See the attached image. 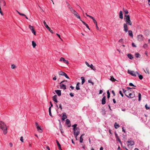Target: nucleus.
<instances>
[{
	"mask_svg": "<svg viewBox=\"0 0 150 150\" xmlns=\"http://www.w3.org/2000/svg\"><path fill=\"white\" fill-rule=\"evenodd\" d=\"M0 128L3 131L4 134H6L7 132V127L5 123L2 121H0Z\"/></svg>",
	"mask_w": 150,
	"mask_h": 150,
	"instance_id": "nucleus-1",
	"label": "nucleus"
},
{
	"mask_svg": "<svg viewBox=\"0 0 150 150\" xmlns=\"http://www.w3.org/2000/svg\"><path fill=\"white\" fill-rule=\"evenodd\" d=\"M64 62L67 64H68L69 62L68 60H65L64 61Z\"/></svg>",
	"mask_w": 150,
	"mask_h": 150,
	"instance_id": "nucleus-52",
	"label": "nucleus"
},
{
	"mask_svg": "<svg viewBox=\"0 0 150 150\" xmlns=\"http://www.w3.org/2000/svg\"><path fill=\"white\" fill-rule=\"evenodd\" d=\"M69 95L71 97H73L74 96V94L71 93H70Z\"/></svg>",
	"mask_w": 150,
	"mask_h": 150,
	"instance_id": "nucleus-59",
	"label": "nucleus"
},
{
	"mask_svg": "<svg viewBox=\"0 0 150 150\" xmlns=\"http://www.w3.org/2000/svg\"><path fill=\"white\" fill-rule=\"evenodd\" d=\"M57 35L58 36L60 39L61 40H62V39L60 37V35L59 34L57 33Z\"/></svg>",
	"mask_w": 150,
	"mask_h": 150,
	"instance_id": "nucleus-57",
	"label": "nucleus"
},
{
	"mask_svg": "<svg viewBox=\"0 0 150 150\" xmlns=\"http://www.w3.org/2000/svg\"><path fill=\"white\" fill-rule=\"evenodd\" d=\"M137 40L139 41H142L144 39L143 36L142 35H138L137 36Z\"/></svg>",
	"mask_w": 150,
	"mask_h": 150,
	"instance_id": "nucleus-6",
	"label": "nucleus"
},
{
	"mask_svg": "<svg viewBox=\"0 0 150 150\" xmlns=\"http://www.w3.org/2000/svg\"><path fill=\"white\" fill-rule=\"evenodd\" d=\"M102 114L103 115H105V110L103 108L102 109Z\"/></svg>",
	"mask_w": 150,
	"mask_h": 150,
	"instance_id": "nucleus-37",
	"label": "nucleus"
},
{
	"mask_svg": "<svg viewBox=\"0 0 150 150\" xmlns=\"http://www.w3.org/2000/svg\"><path fill=\"white\" fill-rule=\"evenodd\" d=\"M65 73V72L61 71H59L58 72V74L59 75L63 76H64V75Z\"/></svg>",
	"mask_w": 150,
	"mask_h": 150,
	"instance_id": "nucleus-28",
	"label": "nucleus"
},
{
	"mask_svg": "<svg viewBox=\"0 0 150 150\" xmlns=\"http://www.w3.org/2000/svg\"><path fill=\"white\" fill-rule=\"evenodd\" d=\"M37 129L38 131L40 132H42V130L41 128L39 126H37Z\"/></svg>",
	"mask_w": 150,
	"mask_h": 150,
	"instance_id": "nucleus-23",
	"label": "nucleus"
},
{
	"mask_svg": "<svg viewBox=\"0 0 150 150\" xmlns=\"http://www.w3.org/2000/svg\"><path fill=\"white\" fill-rule=\"evenodd\" d=\"M129 35L131 37H133V33L132 30H129L128 31Z\"/></svg>",
	"mask_w": 150,
	"mask_h": 150,
	"instance_id": "nucleus-26",
	"label": "nucleus"
},
{
	"mask_svg": "<svg viewBox=\"0 0 150 150\" xmlns=\"http://www.w3.org/2000/svg\"><path fill=\"white\" fill-rule=\"evenodd\" d=\"M86 16H87L90 17V18H91L92 16H90V15H88L86 13Z\"/></svg>",
	"mask_w": 150,
	"mask_h": 150,
	"instance_id": "nucleus-61",
	"label": "nucleus"
},
{
	"mask_svg": "<svg viewBox=\"0 0 150 150\" xmlns=\"http://www.w3.org/2000/svg\"><path fill=\"white\" fill-rule=\"evenodd\" d=\"M88 82L89 83H90L92 84V85H94V83L91 80H88Z\"/></svg>",
	"mask_w": 150,
	"mask_h": 150,
	"instance_id": "nucleus-47",
	"label": "nucleus"
},
{
	"mask_svg": "<svg viewBox=\"0 0 150 150\" xmlns=\"http://www.w3.org/2000/svg\"><path fill=\"white\" fill-rule=\"evenodd\" d=\"M139 56H140V55L138 53H137L135 54V56L136 57H137V58L139 57Z\"/></svg>",
	"mask_w": 150,
	"mask_h": 150,
	"instance_id": "nucleus-45",
	"label": "nucleus"
},
{
	"mask_svg": "<svg viewBox=\"0 0 150 150\" xmlns=\"http://www.w3.org/2000/svg\"><path fill=\"white\" fill-rule=\"evenodd\" d=\"M138 98H139V99H138L139 101H140L141 100V94L140 93H138Z\"/></svg>",
	"mask_w": 150,
	"mask_h": 150,
	"instance_id": "nucleus-38",
	"label": "nucleus"
},
{
	"mask_svg": "<svg viewBox=\"0 0 150 150\" xmlns=\"http://www.w3.org/2000/svg\"><path fill=\"white\" fill-rule=\"evenodd\" d=\"M69 9L70 11L72 13H73L75 11L73 9L72 7L69 8Z\"/></svg>",
	"mask_w": 150,
	"mask_h": 150,
	"instance_id": "nucleus-34",
	"label": "nucleus"
},
{
	"mask_svg": "<svg viewBox=\"0 0 150 150\" xmlns=\"http://www.w3.org/2000/svg\"><path fill=\"white\" fill-rule=\"evenodd\" d=\"M111 78L110 80L112 81H115L116 80L115 79L113 76H110Z\"/></svg>",
	"mask_w": 150,
	"mask_h": 150,
	"instance_id": "nucleus-33",
	"label": "nucleus"
},
{
	"mask_svg": "<svg viewBox=\"0 0 150 150\" xmlns=\"http://www.w3.org/2000/svg\"><path fill=\"white\" fill-rule=\"evenodd\" d=\"M43 23L45 25V27L47 28L49 31L52 33H53V31L51 30L50 28L46 24V22L44 21L43 22Z\"/></svg>",
	"mask_w": 150,
	"mask_h": 150,
	"instance_id": "nucleus-7",
	"label": "nucleus"
},
{
	"mask_svg": "<svg viewBox=\"0 0 150 150\" xmlns=\"http://www.w3.org/2000/svg\"><path fill=\"white\" fill-rule=\"evenodd\" d=\"M84 135V134H82V135L81 136L80 138V143H82L83 141V139L82 138V137Z\"/></svg>",
	"mask_w": 150,
	"mask_h": 150,
	"instance_id": "nucleus-24",
	"label": "nucleus"
},
{
	"mask_svg": "<svg viewBox=\"0 0 150 150\" xmlns=\"http://www.w3.org/2000/svg\"><path fill=\"white\" fill-rule=\"evenodd\" d=\"M107 98H109L110 97V93L109 90H108L107 91Z\"/></svg>",
	"mask_w": 150,
	"mask_h": 150,
	"instance_id": "nucleus-42",
	"label": "nucleus"
},
{
	"mask_svg": "<svg viewBox=\"0 0 150 150\" xmlns=\"http://www.w3.org/2000/svg\"><path fill=\"white\" fill-rule=\"evenodd\" d=\"M91 18L93 19V22L95 24L97 23V21H96V20L95 19H94V18L92 16Z\"/></svg>",
	"mask_w": 150,
	"mask_h": 150,
	"instance_id": "nucleus-39",
	"label": "nucleus"
},
{
	"mask_svg": "<svg viewBox=\"0 0 150 150\" xmlns=\"http://www.w3.org/2000/svg\"><path fill=\"white\" fill-rule=\"evenodd\" d=\"M32 45L34 48L36 45V43L34 41H32Z\"/></svg>",
	"mask_w": 150,
	"mask_h": 150,
	"instance_id": "nucleus-36",
	"label": "nucleus"
},
{
	"mask_svg": "<svg viewBox=\"0 0 150 150\" xmlns=\"http://www.w3.org/2000/svg\"><path fill=\"white\" fill-rule=\"evenodd\" d=\"M77 126V124H75L72 126V127H74L73 129V130H74L76 129V128H77V127H76Z\"/></svg>",
	"mask_w": 150,
	"mask_h": 150,
	"instance_id": "nucleus-40",
	"label": "nucleus"
},
{
	"mask_svg": "<svg viewBox=\"0 0 150 150\" xmlns=\"http://www.w3.org/2000/svg\"><path fill=\"white\" fill-rule=\"evenodd\" d=\"M65 59L63 57H61L60 58V61H63V62H64V60H65Z\"/></svg>",
	"mask_w": 150,
	"mask_h": 150,
	"instance_id": "nucleus-50",
	"label": "nucleus"
},
{
	"mask_svg": "<svg viewBox=\"0 0 150 150\" xmlns=\"http://www.w3.org/2000/svg\"><path fill=\"white\" fill-rule=\"evenodd\" d=\"M114 126L116 129H117L119 127L118 124H117L116 122H115L114 125Z\"/></svg>",
	"mask_w": 150,
	"mask_h": 150,
	"instance_id": "nucleus-32",
	"label": "nucleus"
},
{
	"mask_svg": "<svg viewBox=\"0 0 150 150\" xmlns=\"http://www.w3.org/2000/svg\"><path fill=\"white\" fill-rule=\"evenodd\" d=\"M85 63L87 66H88V67H90V65L89 64L88 62H86Z\"/></svg>",
	"mask_w": 150,
	"mask_h": 150,
	"instance_id": "nucleus-58",
	"label": "nucleus"
},
{
	"mask_svg": "<svg viewBox=\"0 0 150 150\" xmlns=\"http://www.w3.org/2000/svg\"><path fill=\"white\" fill-rule=\"evenodd\" d=\"M74 133L75 137H77V136L80 134V130L79 127H77L76 129L74 130Z\"/></svg>",
	"mask_w": 150,
	"mask_h": 150,
	"instance_id": "nucleus-3",
	"label": "nucleus"
},
{
	"mask_svg": "<svg viewBox=\"0 0 150 150\" xmlns=\"http://www.w3.org/2000/svg\"><path fill=\"white\" fill-rule=\"evenodd\" d=\"M129 85L130 86H134V87H136V86H134V85L133 84L131 83H129Z\"/></svg>",
	"mask_w": 150,
	"mask_h": 150,
	"instance_id": "nucleus-54",
	"label": "nucleus"
},
{
	"mask_svg": "<svg viewBox=\"0 0 150 150\" xmlns=\"http://www.w3.org/2000/svg\"><path fill=\"white\" fill-rule=\"evenodd\" d=\"M63 76H64L67 79H69V76L67 75L66 73H65L64 75Z\"/></svg>",
	"mask_w": 150,
	"mask_h": 150,
	"instance_id": "nucleus-48",
	"label": "nucleus"
},
{
	"mask_svg": "<svg viewBox=\"0 0 150 150\" xmlns=\"http://www.w3.org/2000/svg\"><path fill=\"white\" fill-rule=\"evenodd\" d=\"M145 108H146V110H148V109H149V108H150L149 107H148L147 104H146V105L145 106Z\"/></svg>",
	"mask_w": 150,
	"mask_h": 150,
	"instance_id": "nucleus-51",
	"label": "nucleus"
},
{
	"mask_svg": "<svg viewBox=\"0 0 150 150\" xmlns=\"http://www.w3.org/2000/svg\"><path fill=\"white\" fill-rule=\"evenodd\" d=\"M66 114L65 112L62 113V119L63 120H64L66 119L67 117V116L66 115Z\"/></svg>",
	"mask_w": 150,
	"mask_h": 150,
	"instance_id": "nucleus-13",
	"label": "nucleus"
},
{
	"mask_svg": "<svg viewBox=\"0 0 150 150\" xmlns=\"http://www.w3.org/2000/svg\"><path fill=\"white\" fill-rule=\"evenodd\" d=\"M29 28L31 30L33 33L35 35H36V31L34 29V27L31 26L30 25H29Z\"/></svg>",
	"mask_w": 150,
	"mask_h": 150,
	"instance_id": "nucleus-9",
	"label": "nucleus"
},
{
	"mask_svg": "<svg viewBox=\"0 0 150 150\" xmlns=\"http://www.w3.org/2000/svg\"><path fill=\"white\" fill-rule=\"evenodd\" d=\"M119 93L120 94V95L121 96L123 97V94H122V92L121 91H119Z\"/></svg>",
	"mask_w": 150,
	"mask_h": 150,
	"instance_id": "nucleus-49",
	"label": "nucleus"
},
{
	"mask_svg": "<svg viewBox=\"0 0 150 150\" xmlns=\"http://www.w3.org/2000/svg\"><path fill=\"white\" fill-rule=\"evenodd\" d=\"M49 115L50 116L52 117V115L51 114V107H50L49 108Z\"/></svg>",
	"mask_w": 150,
	"mask_h": 150,
	"instance_id": "nucleus-35",
	"label": "nucleus"
},
{
	"mask_svg": "<svg viewBox=\"0 0 150 150\" xmlns=\"http://www.w3.org/2000/svg\"><path fill=\"white\" fill-rule=\"evenodd\" d=\"M127 142L129 144V145H130L131 146L133 145H134V141L131 140L130 139H128ZM128 145L129 146V144Z\"/></svg>",
	"mask_w": 150,
	"mask_h": 150,
	"instance_id": "nucleus-11",
	"label": "nucleus"
},
{
	"mask_svg": "<svg viewBox=\"0 0 150 150\" xmlns=\"http://www.w3.org/2000/svg\"><path fill=\"white\" fill-rule=\"evenodd\" d=\"M127 24L124 23L123 24V27L124 28V31L126 32L127 33L128 31V28Z\"/></svg>",
	"mask_w": 150,
	"mask_h": 150,
	"instance_id": "nucleus-10",
	"label": "nucleus"
},
{
	"mask_svg": "<svg viewBox=\"0 0 150 150\" xmlns=\"http://www.w3.org/2000/svg\"><path fill=\"white\" fill-rule=\"evenodd\" d=\"M80 84V83H79V82H78L77 84H76V89L77 90H79L80 89V87H79V85Z\"/></svg>",
	"mask_w": 150,
	"mask_h": 150,
	"instance_id": "nucleus-22",
	"label": "nucleus"
},
{
	"mask_svg": "<svg viewBox=\"0 0 150 150\" xmlns=\"http://www.w3.org/2000/svg\"><path fill=\"white\" fill-rule=\"evenodd\" d=\"M16 67L15 65L14 64H13L11 66V68L12 69H14L15 68H16Z\"/></svg>",
	"mask_w": 150,
	"mask_h": 150,
	"instance_id": "nucleus-43",
	"label": "nucleus"
},
{
	"mask_svg": "<svg viewBox=\"0 0 150 150\" xmlns=\"http://www.w3.org/2000/svg\"><path fill=\"white\" fill-rule=\"evenodd\" d=\"M89 67L91 68L93 70H96L95 67H94L92 64H91V65Z\"/></svg>",
	"mask_w": 150,
	"mask_h": 150,
	"instance_id": "nucleus-30",
	"label": "nucleus"
},
{
	"mask_svg": "<svg viewBox=\"0 0 150 150\" xmlns=\"http://www.w3.org/2000/svg\"><path fill=\"white\" fill-rule=\"evenodd\" d=\"M124 19L126 23L125 24L130 25H132V23L131 21L130 16L129 15H125Z\"/></svg>",
	"mask_w": 150,
	"mask_h": 150,
	"instance_id": "nucleus-2",
	"label": "nucleus"
},
{
	"mask_svg": "<svg viewBox=\"0 0 150 150\" xmlns=\"http://www.w3.org/2000/svg\"><path fill=\"white\" fill-rule=\"evenodd\" d=\"M117 140H118V141L119 142H120V143L121 144H122V142L120 140V139L119 138V137H117Z\"/></svg>",
	"mask_w": 150,
	"mask_h": 150,
	"instance_id": "nucleus-46",
	"label": "nucleus"
},
{
	"mask_svg": "<svg viewBox=\"0 0 150 150\" xmlns=\"http://www.w3.org/2000/svg\"><path fill=\"white\" fill-rule=\"evenodd\" d=\"M144 70L145 73H147L148 74H149V70L148 68H146V70H145L144 69Z\"/></svg>",
	"mask_w": 150,
	"mask_h": 150,
	"instance_id": "nucleus-31",
	"label": "nucleus"
},
{
	"mask_svg": "<svg viewBox=\"0 0 150 150\" xmlns=\"http://www.w3.org/2000/svg\"><path fill=\"white\" fill-rule=\"evenodd\" d=\"M136 73L138 75L139 78L140 79L142 80L143 79V76L141 75L137 71Z\"/></svg>",
	"mask_w": 150,
	"mask_h": 150,
	"instance_id": "nucleus-21",
	"label": "nucleus"
},
{
	"mask_svg": "<svg viewBox=\"0 0 150 150\" xmlns=\"http://www.w3.org/2000/svg\"><path fill=\"white\" fill-rule=\"evenodd\" d=\"M133 93L130 92V93H129V95L127 97L128 98H133L135 96V94L134 92V91L132 92Z\"/></svg>",
	"mask_w": 150,
	"mask_h": 150,
	"instance_id": "nucleus-12",
	"label": "nucleus"
},
{
	"mask_svg": "<svg viewBox=\"0 0 150 150\" xmlns=\"http://www.w3.org/2000/svg\"><path fill=\"white\" fill-rule=\"evenodd\" d=\"M103 92V91L101 90H100L99 91V94H101Z\"/></svg>",
	"mask_w": 150,
	"mask_h": 150,
	"instance_id": "nucleus-63",
	"label": "nucleus"
},
{
	"mask_svg": "<svg viewBox=\"0 0 150 150\" xmlns=\"http://www.w3.org/2000/svg\"><path fill=\"white\" fill-rule=\"evenodd\" d=\"M57 79L56 77V76H55L53 78V79L54 80H56Z\"/></svg>",
	"mask_w": 150,
	"mask_h": 150,
	"instance_id": "nucleus-64",
	"label": "nucleus"
},
{
	"mask_svg": "<svg viewBox=\"0 0 150 150\" xmlns=\"http://www.w3.org/2000/svg\"><path fill=\"white\" fill-rule=\"evenodd\" d=\"M80 21H81L83 23V24L84 25H85V26H86V28H88L89 30H90V28H89L88 25L86 23H85L83 21H82L81 19H80Z\"/></svg>",
	"mask_w": 150,
	"mask_h": 150,
	"instance_id": "nucleus-19",
	"label": "nucleus"
},
{
	"mask_svg": "<svg viewBox=\"0 0 150 150\" xmlns=\"http://www.w3.org/2000/svg\"><path fill=\"white\" fill-rule=\"evenodd\" d=\"M122 90L125 93V95L127 97H128L129 93H130V92H132L131 90H129L128 89L125 91L124 89H122Z\"/></svg>",
	"mask_w": 150,
	"mask_h": 150,
	"instance_id": "nucleus-5",
	"label": "nucleus"
},
{
	"mask_svg": "<svg viewBox=\"0 0 150 150\" xmlns=\"http://www.w3.org/2000/svg\"><path fill=\"white\" fill-rule=\"evenodd\" d=\"M20 140L23 142V138L22 137H21L20 138Z\"/></svg>",
	"mask_w": 150,
	"mask_h": 150,
	"instance_id": "nucleus-56",
	"label": "nucleus"
},
{
	"mask_svg": "<svg viewBox=\"0 0 150 150\" xmlns=\"http://www.w3.org/2000/svg\"><path fill=\"white\" fill-rule=\"evenodd\" d=\"M123 11L125 13V15H126L128 13V11H127V10L125 9H124V8H123Z\"/></svg>",
	"mask_w": 150,
	"mask_h": 150,
	"instance_id": "nucleus-29",
	"label": "nucleus"
},
{
	"mask_svg": "<svg viewBox=\"0 0 150 150\" xmlns=\"http://www.w3.org/2000/svg\"><path fill=\"white\" fill-rule=\"evenodd\" d=\"M59 108H60L61 110H62V105L61 104H60L59 105Z\"/></svg>",
	"mask_w": 150,
	"mask_h": 150,
	"instance_id": "nucleus-60",
	"label": "nucleus"
},
{
	"mask_svg": "<svg viewBox=\"0 0 150 150\" xmlns=\"http://www.w3.org/2000/svg\"><path fill=\"white\" fill-rule=\"evenodd\" d=\"M127 56L128 57L131 59H132L133 58L132 55L130 54H128L127 55Z\"/></svg>",
	"mask_w": 150,
	"mask_h": 150,
	"instance_id": "nucleus-27",
	"label": "nucleus"
},
{
	"mask_svg": "<svg viewBox=\"0 0 150 150\" xmlns=\"http://www.w3.org/2000/svg\"><path fill=\"white\" fill-rule=\"evenodd\" d=\"M119 18L121 19L123 18L122 12V11H120V12Z\"/></svg>",
	"mask_w": 150,
	"mask_h": 150,
	"instance_id": "nucleus-20",
	"label": "nucleus"
},
{
	"mask_svg": "<svg viewBox=\"0 0 150 150\" xmlns=\"http://www.w3.org/2000/svg\"><path fill=\"white\" fill-rule=\"evenodd\" d=\"M112 93L113 94L114 96L115 95V93L114 91L112 90Z\"/></svg>",
	"mask_w": 150,
	"mask_h": 150,
	"instance_id": "nucleus-62",
	"label": "nucleus"
},
{
	"mask_svg": "<svg viewBox=\"0 0 150 150\" xmlns=\"http://www.w3.org/2000/svg\"><path fill=\"white\" fill-rule=\"evenodd\" d=\"M128 73L131 74L133 76H136V73H135L134 71H132L130 70H128Z\"/></svg>",
	"mask_w": 150,
	"mask_h": 150,
	"instance_id": "nucleus-8",
	"label": "nucleus"
},
{
	"mask_svg": "<svg viewBox=\"0 0 150 150\" xmlns=\"http://www.w3.org/2000/svg\"><path fill=\"white\" fill-rule=\"evenodd\" d=\"M55 91L58 96H60L61 95V93L60 90H55Z\"/></svg>",
	"mask_w": 150,
	"mask_h": 150,
	"instance_id": "nucleus-18",
	"label": "nucleus"
},
{
	"mask_svg": "<svg viewBox=\"0 0 150 150\" xmlns=\"http://www.w3.org/2000/svg\"><path fill=\"white\" fill-rule=\"evenodd\" d=\"M57 95H54L52 97V99L56 103H57L58 102L57 99Z\"/></svg>",
	"mask_w": 150,
	"mask_h": 150,
	"instance_id": "nucleus-17",
	"label": "nucleus"
},
{
	"mask_svg": "<svg viewBox=\"0 0 150 150\" xmlns=\"http://www.w3.org/2000/svg\"><path fill=\"white\" fill-rule=\"evenodd\" d=\"M73 13L74 15L75 16H76V17L78 18L80 20V19H81L80 16L78 14L77 12L76 11H75Z\"/></svg>",
	"mask_w": 150,
	"mask_h": 150,
	"instance_id": "nucleus-15",
	"label": "nucleus"
},
{
	"mask_svg": "<svg viewBox=\"0 0 150 150\" xmlns=\"http://www.w3.org/2000/svg\"><path fill=\"white\" fill-rule=\"evenodd\" d=\"M81 79L82 80L81 84L82 85L85 82V78H84V77H81Z\"/></svg>",
	"mask_w": 150,
	"mask_h": 150,
	"instance_id": "nucleus-25",
	"label": "nucleus"
},
{
	"mask_svg": "<svg viewBox=\"0 0 150 150\" xmlns=\"http://www.w3.org/2000/svg\"><path fill=\"white\" fill-rule=\"evenodd\" d=\"M67 81L64 80L61 82L60 83V87L61 88L64 89H66V86L62 83H64V82H67Z\"/></svg>",
	"mask_w": 150,
	"mask_h": 150,
	"instance_id": "nucleus-4",
	"label": "nucleus"
},
{
	"mask_svg": "<svg viewBox=\"0 0 150 150\" xmlns=\"http://www.w3.org/2000/svg\"><path fill=\"white\" fill-rule=\"evenodd\" d=\"M70 121L69 119H67L66 120V123L67 125H68V127H70L71 126V125L70 124Z\"/></svg>",
	"mask_w": 150,
	"mask_h": 150,
	"instance_id": "nucleus-14",
	"label": "nucleus"
},
{
	"mask_svg": "<svg viewBox=\"0 0 150 150\" xmlns=\"http://www.w3.org/2000/svg\"><path fill=\"white\" fill-rule=\"evenodd\" d=\"M106 97L105 96H104L103 97V98L102 100V104L103 105L105 104L106 103Z\"/></svg>",
	"mask_w": 150,
	"mask_h": 150,
	"instance_id": "nucleus-16",
	"label": "nucleus"
},
{
	"mask_svg": "<svg viewBox=\"0 0 150 150\" xmlns=\"http://www.w3.org/2000/svg\"><path fill=\"white\" fill-rule=\"evenodd\" d=\"M60 131H61V133H62V134H63L64 133V132H63V129L62 128V127L60 128Z\"/></svg>",
	"mask_w": 150,
	"mask_h": 150,
	"instance_id": "nucleus-53",
	"label": "nucleus"
},
{
	"mask_svg": "<svg viewBox=\"0 0 150 150\" xmlns=\"http://www.w3.org/2000/svg\"><path fill=\"white\" fill-rule=\"evenodd\" d=\"M66 3L67 5V7L69 8H70L71 7V6L70 5V4L68 3V2L67 1L66 2Z\"/></svg>",
	"mask_w": 150,
	"mask_h": 150,
	"instance_id": "nucleus-41",
	"label": "nucleus"
},
{
	"mask_svg": "<svg viewBox=\"0 0 150 150\" xmlns=\"http://www.w3.org/2000/svg\"><path fill=\"white\" fill-rule=\"evenodd\" d=\"M143 47H144V48H146L147 47V44H145L144 45Z\"/></svg>",
	"mask_w": 150,
	"mask_h": 150,
	"instance_id": "nucleus-55",
	"label": "nucleus"
},
{
	"mask_svg": "<svg viewBox=\"0 0 150 150\" xmlns=\"http://www.w3.org/2000/svg\"><path fill=\"white\" fill-rule=\"evenodd\" d=\"M56 142H57V145L58 147H60V146L61 145H60V144L59 143V142L57 140H56Z\"/></svg>",
	"mask_w": 150,
	"mask_h": 150,
	"instance_id": "nucleus-44",
	"label": "nucleus"
}]
</instances>
